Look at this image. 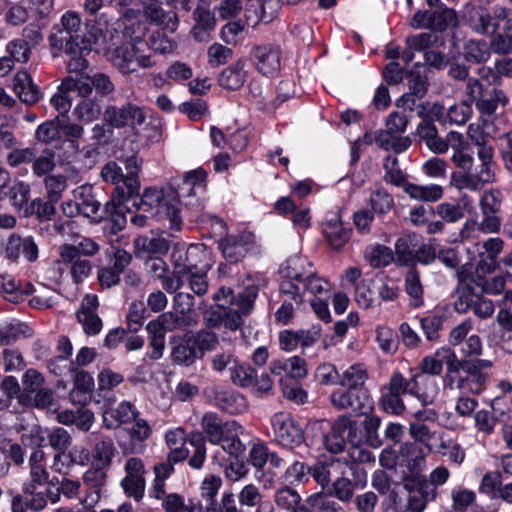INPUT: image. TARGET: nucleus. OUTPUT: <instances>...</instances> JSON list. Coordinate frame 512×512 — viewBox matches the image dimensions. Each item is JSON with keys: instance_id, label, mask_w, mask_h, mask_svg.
<instances>
[{"instance_id": "obj_18", "label": "nucleus", "mask_w": 512, "mask_h": 512, "mask_svg": "<svg viewBox=\"0 0 512 512\" xmlns=\"http://www.w3.org/2000/svg\"><path fill=\"white\" fill-rule=\"evenodd\" d=\"M251 58L256 69L265 76H273L280 70L281 51L278 46L272 44L255 46L251 51Z\"/></svg>"}, {"instance_id": "obj_38", "label": "nucleus", "mask_w": 512, "mask_h": 512, "mask_svg": "<svg viewBox=\"0 0 512 512\" xmlns=\"http://www.w3.org/2000/svg\"><path fill=\"white\" fill-rule=\"evenodd\" d=\"M312 270L310 262L302 256L290 257L282 268L284 277L300 282Z\"/></svg>"}, {"instance_id": "obj_7", "label": "nucleus", "mask_w": 512, "mask_h": 512, "mask_svg": "<svg viewBox=\"0 0 512 512\" xmlns=\"http://www.w3.org/2000/svg\"><path fill=\"white\" fill-rule=\"evenodd\" d=\"M507 17V8L495 5L489 11L486 7L467 4L463 10V19L474 33L483 36L494 35L501 23Z\"/></svg>"}, {"instance_id": "obj_39", "label": "nucleus", "mask_w": 512, "mask_h": 512, "mask_svg": "<svg viewBox=\"0 0 512 512\" xmlns=\"http://www.w3.org/2000/svg\"><path fill=\"white\" fill-rule=\"evenodd\" d=\"M38 141L45 144L59 143L62 139L61 119L56 117L40 124L35 132Z\"/></svg>"}, {"instance_id": "obj_6", "label": "nucleus", "mask_w": 512, "mask_h": 512, "mask_svg": "<svg viewBox=\"0 0 512 512\" xmlns=\"http://www.w3.org/2000/svg\"><path fill=\"white\" fill-rule=\"evenodd\" d=\"M382 389L389 392L404 395L409 394L419 401L421 406H429L438 396L439 387L435 379L422 374H413L410 378L395 371Z\"/></svg>"}, {"instance_id": "obj_62", "label": "nucleus", "mask_w": 512, "mask_h": 512, "mask_svg": "<svg viewBox=\"0 0 512 512\" xmlns=\"http://www.w3.org/2000/svg\"><path fill=\"white\" fill-rule=\"evenodd\" d=\"M485 377L482 373L459 376L456 387L462 393L479 394L484 389Z\"/></svg>"}, {"instance_id": "obj_26", "label": "nucleus", "mask_w": 512, "mask_h": 512, "mask_svg": "<svg viewBox=\"0 0 512 512\" xmlns=\"http://www.w3.org/2000/svg\"><path fill=\"white\" fill-rule=\"evenodd\" d=\"M369 378L367 367L363 363H353L340 374L339 386L367 389L365 384Z\"/></svg>"}, {"instance_id": "obj_52", "label": "nucleus", "mask_w": 512, "mask_h": 512, "mask_svg": "<svg viewBox=\"0 0 512 512\" xmlns=\"http://www.w3.org/2000/svg\"><path fill=\"white\" fill-rule=\"evenodd\" d=\"M474 423L478 432L490 435L494 432L498 418L493 407L490 410H479L474 415Z\"/></svg>"}, {"instance_id": "obj_61", "label": "nucleus", "mask_w": 512, "mask_h": 512, "mask_svg": "<svg viewBox=\"0 0 512 512\" xmlns=\"http://www.w3.org/2000/svg\"><path fill=\"white\" fill-rule=\"evenodd\" d=\"M472 115V106L467 101H461L447 109V122L455 125L465 124Z\"/></svg>"}, {"instance_id": "obj_22", "label": "nucleus", "mask_w": 512, "mask_h": 512, "mask_svg": "<svg viewBox=\"0 0 512 512\" xmlns=\"http://www.w3.org/2000/svg\"><path fill=\"white\" fill-rule=\"evenodd\" d=\"M214 402L217 407L229 414H239L247 408V401L243 395L222 387L214 390Z\"/></svg>"}, {"instance_id": "obj_42", "label": "nucleus", "mask_w": 512, "mask_h": 512, "mask_svg": "<svg viewBox=\"0 0 512 512\" xmlns=\"http://www.w3.org/2000/svg\"><path fill=\"white\" fill-rule=\"evenodd\" d=\"M196 250V247L191 246L186 248L184 245L177 246L172 251V261L174 265L175 273L187 274L189 270L195 269L196 264L192 261L191 256Z\"/></svg>"}, {"instance_id": "obj_48", "label": "nucleus", "mask_w": 512, "mask_h": 512, "mask_svg": "<svg viewBox=\"0 0 512 512\" xmlns=\"http://www.w3.org/2000/svg\"><path fill=\"white\" fill-rule=\"evenodd\" d=\"M409 433L416 442L424 445L428 453L434 450L431 441L436 438L439 432L432 431L425 423L409 422Z\"/></svg>"}, {"instance_id": "obj_47", "label": "nucleus", "mask_w": 512, "mask_h": 512, "mask_svg": "<svg viewBox=\"0 0 512 512\" xmlns=\"http://www.w3.org/2000/svg\"><path fill=\"white\" fill-rule=\"evenodd\" d=\"M385 170L384 180L394 186L403 187L407 184L406 175L399 166L397 157L388 155L383 164Z\"/></svg>"}, {"instance_id": "obj_17", "label": "nucleus", "mask_w": 512, "mask_h": 512, "mask_svg": "<svg viewBox=\"0 0 512 512\" xmlns=\"http://www.w3.org/2000/svg\"><path fill=\"white\" fill-rule=\"evenodd\" d=\"M171 358L175 364L190 366L201 358V349L193 338V333L173 336L170 339Z\"/></svg>"}, {"instance_id": "obj_29", "label": "nucleus", "mask_w": 512, "mask_h": 512, "mask_svg": "<svg viewBox=\"0 0 512 512\" xmlns=\"http://www.w3.org/2000/svg\"><path fill=\"white\" fill-rule=\"evenodd\" d=\"M403 189L416 201L436 202L443 197V188L438 184L418 185L408 182Z\"/></svg>"}, {"instance_id": "obj_10", "label": "nucleus", "mask_w": 512, "mask_h": 512, "mask_svg": "<svg viewBox=\"0 0 512 512\" xmlns=\"http://www.w3.org/2000/svg\"><path fill=\"white\" fill-rule=\"evenodd\" d=\"M329 401L337 410H349L358 415L369 413L374 403L368 389L341 386L331 392Z\"/></svg>"}, {"instance_id": "obj_51", "label": "nucleus", "mask_w": 512, "mask_h": 512, "mask_svg": "<svg viewBox=\"0 0 512 512\" xmlns=\"http://www.w3.org/2000/svg\"><path fill=\"white\" fill-rule=\"evenodd\" d=\"M306 502L315 512H344L337 501L322 493L309 496Z\"/></svg>"}, {"instance_id": "obj_37", "label": "nucleus", "mask_w": 512, "mask_h": 512, "mask_svg": "<svg viewBox=\"0 0 512 512\" xmlns=\"http://www.w3.org/2000/svg\"><path fill=\"white\" fill-rule=\"evenodd\" d=\"M464 58L471 63L486 62L491 56L490 45L482 39H472L464 45Z\"/></svg>"}, {"instance_id": "obj_14", "label": "nucleus", "mask_w": 512, "mask_h": 512, "mask_svg": "<svg viewBox=\"0 0 512 512\" xmlns=\"http://www.w3.org/2000/svg\"><path fill=\"white\" fill-rule=\"evenodd\" d=\"M125 477L121 480V487L127 497L136 502L143 499L146 488V469L142 459L129 457L124 464Z\"/></svg>"}, {"instance_id": "obj_4", "label": "nucleus", "mask_w": 512, "mask_h": 512, "mask_svg": "<svg viewBox=\"0 0 512 512\" xmlns=\"http://www.w3.org/2000/svg\"><path fill=\"white\" fill-rule=\"evenodd\" d=\"M138 193L139 190L129 201L125 200L122 213L131 204L137 207V211L148 213L151 217H155L156 221L168 222L170 230H180L182 218L179 216V209L175 199L169 197L168 194H164L161 190L146 188L138 202Z\"/></svg>"}, {"instance_id": "obj_33", "label": "nucleus", "mask_w": 512, "mask_h": 512, "mask_svg": "<svg viewBox=\"0 0 512 512\" xmlns=\"http://www.w3.org/2000/svg\"><path fill=\"white\" fill-rule=\"evenodd\" d=\"M405 292L409 296V304L413 308H419L424 304V290L419 272L411 268L405 275Z\"/></svg>"}, {"instance_id": "obj_32", "label": "nucleus", "mask_w": 512, "mask_h": 512, "mask_svg": "<svg viewBox=\"0 0 512 512\" xmlns=\"http://www.w3.org/2000/svg\"><path fill=\"white\" fill-rule=\"evenodd\" d=\"M115 456L114 442L110 437H102L92 450L93 466L107 468L111 465Z\"/></svg>"}, {"instance_id": "obj_19", "label": "nucleus", "mask_w": 512, "mask_h": 512, "mask_svg": "<svg viewBox=\"0 0 512 512\" xmlns=\"http://www.w3.org/2000/svg\"><path fill=\"white\" fill-rule=\"evenodd\" d=\"M201 427L207 440L213 445H218L223 441L226 433L231 434L238 429V422L234 420L223 422L216 413L208 412L202 417Z\"/></svg>"}, {"instance_id": "obj_9", "label": "nucleus", "mask_w": 512, "mask_h": 512, "mask_svg": "<svg viewBox=\"0 0 512 512\" xmlns=\"http://www.w3.org/2000/svg\"><path fill=\"white\" fill-rule=\"evenodd\" d=\"M206 172L202 168L187 172L177 188L168 193V196L175 199L179 212L180 206L192 210H200L203 207L200 194L204 192V181Z\"/></svg>"}, {"instance_id": "obj_50", "label": "nucleus", "mask_w": 512, "mask_h": 512, "mask_svg": "<svg viewBox=\"0 0 512 512\" xmlns=\"http://www.w3.org/2000/svg\"><path fill=\"white\" fill-rule=\"evenodd\" d=\"M30 335V328L21 322H10L0 326V342L10 344L20 337Z\"/></svg>"}, {"instance_id": "obj_27", "label": "nucleus", "mask_w": 512, "mask_h": 512, "mask_svg": "<svg viewBox=\"0 0 512 512\" xmlns=\"http://www.w3.org/2000/svg\"><path fill=\"white\" fill-rule=\"evenodd\" d=\"M299 284H301L303 299H305L306 295L314 297L313 299L328 296L332 288L331 283L327 279L313 271L307 274Z\"/></svg>"}, {"instance_id": "obj_23", "label": "nucleus", "mask_w": 512, "mask_h": 512, "mask_svg": "<svg viewBox=\"0 0 512 512\" xmlns=\"http://www.w3.org/2000/svg\"><path fill=\"white\" fill-rule=\"evenodd\" d=\"M270 371L274 375L288 377V380L304 378L307 375V366L304 359L292 356L287 359L271 362Z\"/></svg>"}, {"instance_id": "obj_40", "label": "nucleus", "mask_w": 512, "mask_h": 512, "mask_svg": "<svg viewBox=\"0 0 512 512\" xmlns=\"http://www.w3.org/2000/svg\"><path fill=\"white\" fill-rule=\"evenodd\" d=\"M186 326L184 317L178 316L172 312L160 314L156 319L151 320L146 325V329L160 330L164 335L168 331Z\"/></svg>"}, {"instance_id": "obj_49", "label": "nucleus", "mask_w": 512, "mask_h": 512, "mask_svg": "<svg viewBox=\"0 0 512 512\" xmlns=\"http://www.w3.org/2000/svg\"><path fill=\"white\" fill-rule=\"evenodd\" d=\"M93 378L92 376L85 371H78L74 377V388L70 392L69 398L70 401L74 404H85V399H76V395H84V393H88L93 387Z\"/></svg>"}, {"instance_id": "obj_41", "label": "nucleus", "mask_w": 512, "mask_h": 512, "mask_svg": "<svg viewBox=\"0 0 512 512\" xmlns=\"http://www.w3.org/2000/svg\"><path fill=\"white\" fill-rule=\"evenodd\" d=\"M429 19V29L441 32L456 21L457 14L454 9L448 8L445 4H441L440 8L430 12Z\"/></svg>"}, {"instance_id": "obj_46", "label": "nucleus", "mask_w": 512, "mask_h": 512, "mask_svg": "<svg viewBox=\"0 0 512 512\" xmlns=\"http://www.w3.org/2000/svg\"><path fill=\"white\" fill-rule=\"evenodd\" d=\"M62 89L77 93L78 96L86 97L93 90V81L88 75H80L76 77L69 76L62 81Z\"/></svg>"}, {"instance_id": "obj_54", "label": "nucleus", "mask_w": 512, "mask_h": 512, "mask_svg": "<svg viewBox=\"0 0 512 512\" xmlns=\"http://www.w3.org/2000/svg\"><path fill=\"white\" fill-rule=\"evenodd\" d=\"M222 254L229 262H238L241 260L247 248L245 244L234 237H228L220 243Z\"/></svg>"}, {"instance_id": "obj_59", "label": "nucleus", "mask_w": 512, "mask_h": 512, "mask_svg": "<svg viewBox=\"0 0 512 512\" xmlns=\"http://www.w3.org/2000/svg\"><path fill=\"white\" fill-rule=\"evenodd\" d=\"M46 439H48L50 447L57 452L66 451L72 442L71 435L62 427L46 429Z\"/></svg>"}, {"instance_id": "obj_58", "label": "nucleus", "mask_w": 512, "mask_h": 512, "mask_svg": "<svg viewBox=\"0 0 512 512\" xmlns=\"http://www.w3.org/2000/svg\"><path fill=\"white\" fill-rule=\"evenodd\" d=\"M29 481L23 484L25 494H34L39 486H44L49 481V473L45 466H30Z\"/></svg>"}, {"instance_id": "obj_2", "label": "nucleus", "mask_w": 512, "mask_h": 512, "mask_svg": "<svg viewBox=\"0 0 512 512\" xmlns=\"http://www.w3.org/2000/svg\"><path fill=\"white\" fill-rule=\"evenodd\" d=\"M468 136L477 146V158L480 164L475 167L473 175H454L455 189L479 192L487 184L496 181V168L494 162V148L489 144L492 138L491 126L484 122L483 125L472 123L468 126Z\"/></svg>"}, {"instance_id": "obj_13", "label": "nucleus", "mask_w": 512, "mask_h": 512, "mask_svg": "<svg viewBox=\"0 0 512 512\" xmlns=\"http://www.w3.org/2000/svg\"><path fill=\"white\" fill-rule=\"evenodd\" d=\"M151 3L145 4L144 15L152 23L160 26L162 29L174 32L179 24L176 13L172 10L165 12L160 4L166 3L174 8L181 7L183 10H190V0H150Z\"/></svg>"}, {"instance_id": "obj_55", "label": "nucleus", "mask_w": 512, "mask_h": 512, "mask_svg": "<svg viewBox=\"0 0 512 512\" xmlns=\"http://www.w3.org/2000/svg\"><path fill=\"white\" fill-rule=\"evenodd\" d=\"M100 202L93 197L82 198L79 202H65L63 203V212L68 213L67 208L77 209V213L87 218H96V215L100 209Z\"/></svg>"}, {"instance_id": "obj_56", "label": "nucleus", "mask_w": 512, "mask_h": 512, "mask_svg": "<svg viewBox=\"0 0 512 512\" xmlns=\"http://www.w3.org/2000/svg\"><path fill=\"white\" fill-rule=\"evenodd\" d=\"M451 498L452 508L456 512H465L474 503L476 494L473 490L457 486L452 489Z\"/></svg>"}, {"instance_id": "obj_64", "label": "nucleus", "mask_w": 512, "mask_h": 512, "mask_svg": "<svg viewBox=\"0 0 512 512\" xmlns=\"http://www.w3.org/2000/svg\"><path fill=\"white\" fill-rule=\"evenodd\" d=\"M503 201L502 193L497 189L485 191L480 199V208L483 215L496 214L500 211Z\"/></svg>"}, {"instance_id": "obj_3", "label": "nucleus", "mask_w": 512, "mask_h": 512, "mask_svg": "<svg viewBox=\"0 0 512 512\" xmlns=\"http://www.w3.org/2000/svg\"><path fill=\"white\" fill-rule=\"evenodd\" d=\"M146 27L141 23L126 25L123 36L126 42L115 48L110 54L113 65L122 73L130 74L139 68L154 65L151 55L145 54L147 43L144 41Z\"/></svg>"}, {"instance_id": "obj_60", "label": "nucleus", "mask_w": 512, "mask_h": 512, "mask_svg": "<svg viewBox=\"0 0 512 512\" xmlns=\"http://www.w3.org/2000/svg\"><path fill=\"white\" fill-rule=\"evenodd\" d=\"M242 432V426L238 423V429H235V431H233L231 434L226 433L223 441L220 443L222 449L235 458L241 456L246 448L242 441L239 439V435L242 434Z\"/></svg>"}, {"instance_id": "obj_21", "label": "nucleus", "mask_w": 512, "mask_h": 512, "mask_svg": "<svg viewBox=\"0 0 512 512\" xmlns=\"http://www.w3.org/2000/svg\"><path fill=\"white\" fill-rule=\"evenodd\" d=\"M246 65V59L240 58L222 70L218 76L219 86L227 90L240 89L247 79Z\"/></svg>"}, {"instance_id": "obj_20", "label": "nucleus", "mask_w": 512, "mask_h": 512, "mask_svg": "<svg viewBox=\"0 0 512 512\" xmlns=\"http://www.w3.org/2000/svg\"><path fill=\"white\" fill-rule=\"evenodd\" d=\"M352 430V421L349 417H339L333 424L331 431L324 436L325 448L331 453L342 452L346 445V437Z\"/></svg>"}, {"instance_id": "obj_11", "label": "nucleus", "mask_w": 512, "mask_h": 512, "mask_svg": "<svg viewBox=\"0 0 512 512\" xmlns=\"http://www.w3.org/2000/svg\"><path fill=\"white\" fill-rule=\"evenodd\" d=\"M349 473L357 474L359 478L358 482L361 483V487L366 484V474L362 469L357 468L354 471L353 465L338 458L318 462L311 468L313 478L323 488L329 487L336 480H339L342 475H348Z\"/></svg>"}, {"instance_id": "obj_45", "label": "nucleus", "mask_w": 512, "mask_h": 512, "mask_svg": "<svg viewBox=\"0 0 512 512\" xmlns=\"http://www.w3.org/2000/svg\"><path fill=\"white\" fill-rule=\"evenodd\" d=\"M75 117L84 123H91L101 115V106L96 99H83L74 108Z\"/></svg>"}, {"instance_id": "obj_12", "label": "nucleus", "mask_w": 512, "mask_h": 512, "mask_svg": "<svg viewBox=\"0 0 512 512\" xmlns=\"http://www.w3.org/2000/svg\"><path fill=\"white\" fill-rule=\"evenodd\" d=\"M271 425L275 441L280 446L293 449L304 442V430L290 414L285 412L274 414Z\"/></svg>"}, {"instance_id": "obj_35", "label": "nucleus", "mask_w": 512, "mask_h": 512, "mask_svg": "<svg viewBox=\"0 0 512 512\" xmlns=\"http://www.w3.org/2000/svg\"><path fill=\"white\" fill-rule=\"evenodd\" d=\"M395 263L398 266H409L415 264V244L410 235L399 237L394 245Z\"/></svg>"}, {"instance_id": "obj_63", "label": "nucleus", "mask_w": 512, "mask_h": 512, "mask_svg": "<svg viewBox=\"0 0 512 512\" xmlns=\"http://www.w3.org/2000/svg\"><path fill=\"white\" fill-rule=\"evenodd\" d=\"M146 317V308L144 303L141 301H133L128 309L126 315V323L128 330L131 332H137L143 326L144 319Z\"/></svg>"}, {"instance_id": "obj_15", "label": "nucleus", "mask_w": 512, "mask_h": 512, "mask_svg": "<svg viewBox=\"0 0 512 512\" xmlns=\"http://www.w3.org/2000/svg\"><path fill=\"white\" fill-rule=\"evenodd\" d=\"M446 139L448 148L451 147L453 150L451 159L458 169L457 171L452 172L450 176V184L455 188V182L453 180L454 175L474 174V158L467 151L468 144L463 134L456 131H450L447 134Z\"/></svg>"}, {"instance_id": "obj_8", "label": "nucleus", "mask_w": 512, "mask_h": 512, "mask_svg": "<svg viewBox=\"0 0 512 512\" xmlns=\"http://www.w3.org/2000/svg\"><path fill=\"white\" fill-rule=\"evenodd\" d=\"M102 178L115 185L112 195V204L116 214H122V207L125 200L128 201L140 188L139 179L133 172L130 175H124L121 167L116 162H108L101 171Z\"/></svg>"}, {"instance_id": "obj_1", "label": "nucleus", "mask_w": 512, "mask_h": 512, "mask_svg": "<svg viewBox=\"0 0 512 512\" xmlns=\"http://www.w3.org/2000/svg\"><path fill=\"white\" fill-rule=\"evenodd\" d=\"M82 26V21L78 13L74 11L65 12L60 20V24L54 26L56 33L50 38V45L55 49H64L68 59L67 68L70 72H81L88 67V61L85 56L93 49L99 51V46L105 39L101 28L86 26L87 33L80 38L78 32Z\"/></svg>"}, {"instance_id": "obj_44", "label": "nucleus", "mask_w": 512, "mask_h": 512, "mask_svg": "<svg viewBox=\"0 0 512 512\" xmlns=\"http://www.w3.org/2000/svg\"><path fill=\"white\" fill-rule=\"evenodd\" d=\"M402 456H406L407 467L411 472H419L422 470L425 458L429 454L424 452L421 447L414 443H406L401 446Z\"/></svg>"}, {"instance_id": "obj_5", "label": "nucleus", "mask_w": 512, "mask_h": 512, "mask_svg": "<svg viewBox=\"0 0 512 512\" xmlns=\"http://www.w3.org/2000/svg\"><path fill=\"white\" fill-rule=\"evenodd\" d=\"M258 287L249 285L237 296L231 288L221 287L213 296L217 306L223 310L229 309L224 317V325L230 330H237L241 327L242 316L248 315L258 296Z\"/></svg>"}, {"instance_id": "obj_57", "label": "nucleus", "mask_w": 512, "mask_h": 512, "mask_svg": "<svg viewBox=\"0 0 512 512\" xmlns=\"http://www.w3.org/2000/svg\"><path fill=\"white\" fill-rule=\"evenodd\" d=\"M380 405L386 413L396 416L402 415L404 412L407 413L408 411L406 410L401 395L389 392L384 389H382Z\"/></svg>"}, {"instance_id": "obj_28", "label": "nucleus", "mask_w": 512, "mask_h": 512, "mask_svg": "<svg viewBox=\"0 0 512 512\" xmlns=\"http://www.w3.org/2000/svg\"><path fill=\"white\" fill-rule=\"evenodd\" d=\"M455 307L459 313H466L468 310H471L472 313L480 319L490 318L495 311L493 301L483 297L465 301L460 298L459 301L456 302Z\"/></svg>"}, {"instance_id": "obj_16", "label": "nucleus", "mask_w": 512, "mask_h": 512, "mask_svg": "<svg viewBox=\"0 0 512 512\" xmlns=\"http://www.w3.org/2000/svg\"><path fill=\"white\" fill-rule=\"evenodd\" d=\"M323 235L329 246L339 251L349 242L352 228L343 222L339 212H330L323 222Z\"/></svg>"}, {"instance_id": "obj_34", "label": "nucleus", "mask_w": 512, "mask_h": 512, "mask_svg": "<svg viewBox=\"0 0 512 512\" xmlns=\"http://www.w3.org/2000/svg\"><path fill=\"white\" fill-rule=\"evenodd\" d=\"M506 103L507 98L504 92L493 88L491 90H487L475 105L482 115L491 116L495 113L500 104L504 106Z\"/></svg>"}, {"instance_id": "obj_25", "label": "nucleus", "mask_w": 512, "mask_h": 512, "mask_svg": "<svg viewBox=\"0 0 512 512\" xmlns=\"http://www.w3.org/2000/svg\"><path fill=\"white\" fill-rule=\"evenodd\" d=\"M195 26L192 29L194 38L198 41H206L209 32L214 29L216 19L209 7L199 4L194 11Z\"/></svg>"}, {"instance_id": "obj_31", "label": "nucleus", "mask_w": 512, "mask_h": 512, "mask_svg": "<svg viewBox=\"0 0 512 512\" xmlns=\"http://www.w3.org/2000/svg\"><path fill=\"white\" fill-rule=\"evenodd\" d=\"M281 0H258L251 13L246 15L247 21L256 24L258 21L269 22L278 13Z\"/></svg>"}, {"instance_id": "obj_43", "label": "nucleus", "mask_w": 512, "mask_h": 512, "mask_svg": "<svg viewBox=\"0 0 512 512\" xmlns=\"http://www.w3.org/2000/svg\"><path fill=\"white\" fill-rule=\"evenodd\" d=\"M438 356L444 360V364L446 365V377L449 385H456V380L459 377L457 375L462 371V359H458L455 352L448 347L439 348Z\"/></svg>"}, {"instance_id": "obj_36", "label": "nucleus", "mask_w": 512, "mask_h": 512, "mask_svg": "<svg viewBox=\"0 0 512 512\" xmlns=\"http://www.w3.org/2000/svg\"><path fill=\"white\" fill-rule=\"evenodd\" d=\"M365 259L373 268H383L395 262L394 252L390 247L374 244L367 247Z\"/></svg>"}, {"instance_id": "obj_30", "label": "nucleus", "mask_w": 512, "mask_h": 512, "mask_svg": "<svg viewBox=\"0 0 512 512\" xmlns=\"http://www.w3.org/2000/svg\"><path fill=\"white\" fill-rule=\"evenodd\" d=\"M162 507L165 512H202L199 501L192 498L185 499L178 493L168 494L162 501Z\"/></svg>"}, {"instance_id": "obj_24", "label": "nucleus", "mask_w": 512, "mask_h": 512, "mask_svg": "<svg viewBox=\"0 0 512 512\" xmlns=\"http://www.w3.org/2000/svg\"><path fill=\"white\" fill-rule=\"evenodd\" d=\"M13 89L20 101L26 104H34L40 98V92L33 83L30 74L26 71H19L13 79Z\"/></svg>"}, {"instance_id": "obj_53", "label": "nucleus", "mask_w": 512, "mask_h": 512, "mask_svg": "<svg viewBox=\"0 0 512 512\" xmlns=\"http://www.w3.org/2000/svg\"><path fill=\"white\" fill-rule=\"evenodd\" d=\"M274 502L280 509L290 512L301 502V496L296 490L284 486L275 491Z\"/></svg>"}]
</instances>
